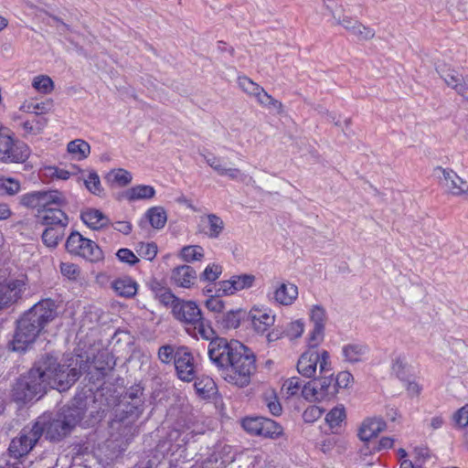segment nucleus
Returning <instances> with one entry per match:
<instances>
[{
	"label": "nucleus",
	"mask_w": 468,
	"mask_h": 468,
	"mask_svg": "<svg viewBox=\"0 0 468 468\" xmlns=\"http://www.w3.org/2000/svg\"><path fill=\"white\" fill-rule=\"evenodd\" d=\"M84 414L85 408L81 403H72L62 407L54 418L48 414L41 415L32 426L24 427L19 436L11 441L10 454L16 458L27 454L42 435L49 441H60L70 433Z\"/></svg>",
	"instance_id": "nucleus-1"
},
{
	"label": "nucleus",
	"mask_w": 468,
	"mask_h": 468,
	"mask_svg": "<svg viewBox=\"0 0 468 468\" xmlns=\"http://www.w3.org/2000/svg\"><path fill=\"white\" fill-rule=\"evenodd\" d=\"M207 355L220 376L229 384L248 386L256 372L253 352L237 340L217 337L209 342Z\"/></svg>",
	"instance_id": "nucleus-2"
},
{
	"label": "nucleus",
	"mask_w": 468,
	"mask_h": 468,
	"mask_svg": "<svg viewBox=\"0 0 468 468\" xmlns=\"http://www.w3.org/2000/svg\"><path fill=\"white\" fill-rule=\"evenodd\" d=\"M58 307L54 300L48 298L27 311L16 323L13 350L24 352L33 345L45 327L58 316Z\"/></svg>",
	"instance_id": "nucleus-3"
},
{
	"label": "nucleus",
	"mask_w": 468,
	"mask_h": 468,
	"mask_svg": "<svg viewBox=\"0 0 468 468\" xmlns=\"http://www.w3.org/2000/svg\"><path fill=\"white\" fill-rule=\"evenodd\" d=\"M37 361L47 389L51 388L58 391L69 389L89 367L88 360L81 356H71L61 364L56 356L46 354Z\"/></svg>",
	"instance_id": "nucleus-4"
},
{
	"label": "nucleus",
	"mask_w": 468,
	"mask_h": 468,
	"mask_svg": "<svg viewBox=\"0 0 468 468\" xmlns=\"http://www.w3.org/2000/svg\"><path fill=\"white\" fill-rule=\"evenodd\" d=\"M46 392L43 371L37 360L33 367L16 380L12 389V396L16 401L27 402L36 397L41 398Z\"/></svg>",
	"instance_id": "nucleus-5"
},
{
	"label": "nucleus",
	"mask_w": 468,
	"mask_h": 468,
	"mask_svg": "<svg viewBox=\"0 0 468 468\" xmlns=\"http://www.w3.org/2000/svg\"><path fill=\"white\" fill-rule=\"evenodd\" d=\"M319 366L320 374H327L332 370L329 353L326 350L321 352L309 349L303 353L298 359L297 371L304 378H314Z\"/></svg>",
	"instance_id": "nucleus-6"
},
{
	"label": "nucleus",
	"mask_w": 468,
	"mask_h": 468,
	"mask_svg": "<svg viewBox=\"0 0 468 468\" xmlns=\"http://www.w3.org/2000/svg\"><path fill=\"white\" fill-rule=\"evenodd\" d=\"M30 154L29 147L22 141L13 138L10 131L0 127V161L4 163H24Z\"/></svg>",
	"instance_id": "nucleus-7"
},
{
	"label": "nucleus",
	"mask_w": 468,
	"mask_h": 468,
	"mask_svg": "<svg viewBox=\"0 0 468 468\" xmlns=\"http://www.w3.org/2000/svg\"><path fill=\"white\" fill-rule=\"evenodd\" d=\"M335 378L332 370L327 374H321L319 378H315L304 384L302 396L309 401H322L334 399L336 394L335 386Z\"/></svg>",
	"instance_id": "nucleus-8"
},
{
	"label": "nucleus",
	"mask_w": 468,
	"mask_h": 468,
	"mask_svg": "<svg viewBox=\"0 0 468 468\" xmlns=\"http://www.w3.org/2000/svg\"><path fill=\"white\" fill-rule=\"evenodd\" d=\"M20 204L26 207L37 209V215H40L47 207L65 206L67 199L58 190L33 191L21 196Z\"/></svg>",
	"instance_id": "nucleus-9"
},
{
	"label": "nucleus",
	"mask_w": 468,
	"mask_h": 468,
	"mask_svg": "<svg viewBox=\"0 0 468 468\" xmlns=\"http://www.w3.org/2000/svg\"><path fill=\"white\" fill-rule=\"evenodd\" d=\"M66 250L71 254L80 256L92 262L103 259L101 248L93 240L84 238L78 231L71 232L67 239Z\"/></svg>",
	"instance_id": "nucleus-10"
},
{
	"label": "nucleus",
	"mask_w": 468,
	"mask_h": 468,
	"mask_svg": "<svg viewBox=\"0 0 468 468\" xmlns=\"http://www.w3.org/2000/svg\"><path fill=\"white\" fill-rule=\"evenodd\" d=\"M27 278L21 274L17 278L0 282V311L16 303L27 290Z\"/></svg>",
	"instance_id": "nucleus-11"
},
{
	"label": "nucleus",
	"mask_w": 468,
	"mask_h": 468,
	"mask_svg": "<svg viewBox=\"0 0 468 468\" xmlns=\"http://www.w3.org/2000/svg\"><path fill=\"white\" fill-rule=\"evenodd\" d=\"M242 427L252 435L277 437L282 434V427L274 420L263 417H249L242 420Z\"/></svg>",
	"instance_id": "nucleus-12"
},
{
	"label": "nucleus",
	"mask_w": 468,
	"mask_h": 468,
	"mask_svg": "<svg viewBox=\"0 0 468 468\" xmlns=\"http://www.w3.org/2000/svg\"><path fill=\"white\" fill-rule=\"evenodd\" d=\"M177 377L186 382L196 379V364L194 356L187 346L177 347V356L174 363Z\"/></svg>",
	"instance_id": "nucleus-13"
},
{
	"label": "nucleus",
	"mask_w": 468,
	"mask_h": 468,
	"mask_svg": "<svg viewBox=\"0 0 468 468\" xmlns=\"http://www.w3.org/2000/svg\"><path fill=\"white\" fill-rule=\"evenodd\" d=\"M175 318L185 324L193 325L200 321L202 313L197 304L192 301H177L172 310Z\"/></svg>",
	"instance_id": "nucleus-14"
},
{
	"label": "nucleus",
	"mask_w": 468,
	"mask_h": 468,
	"mask_svg": "<svg viewBox=\"0 0 468 468\" xmlns=\"http://www.w3.org/2000/svg\"><path fill=\"white\" fill-rule=\"evenodd\" d=\"M310 319L314 328L309 336V346L316 347L324 339L326 311L322 305H314L310 311Z\"/></svg>",
	"instance_id": "nucleus-15"
},
{
	"label": "nucleus",
	"mask_w": 468,
	"mask_h": 468,
	"mask_svg": "<svg viewBox=\"0 0 468 468\" xmlns=\"http://www.w3.org/2000/svg\"><path fill=\"white\" fill-rule=\"evenodd\" d=\"M435 171L438 175L441 184L444 188H446L447 191L455 196L467 194L468 183L458 176L455 172L441 167L436 168Z\"/></svg>",
	"instance_id": "nucleus-16"
},
{
	"label": "nucleus",
	"mask_w": 468,
	"mask_h": 468,
	"mask_svg": "<svg viewBox=\"0 0 468 468\" xmlns=\"http://www.w3.org/2000/svg\"><path fill=\"white\" fill-rule=\"evenodd\" d=\"M386 429L387 423L381 417L367 418L359 426L357 436L362 441L368 442Z\"/></svg>",
	"instance_id": "nucleus-17"
},
{
	"label": "nucleus",
	"mask_w": 468,
	"mask_h": 468,
	"mask_svg": "<svg viewBox=\"0 0 468 468\" xmlns=\"http://www.w3.org/2000/svg\"><path fill=\"white\" fill-rule=\"evenodd\" d=\"M60 207H47L40 215H37L39 222L47 227L66 228L69 225V217Z\"/></svg>",
	"instance_id": "nucleus-18"
},
{
	"label": "nucleus",
	"mask_w": 468,
	"mask_h": 468,
	"mask_svg": "<svg viewBox=\"0 0 468 468\" xmlns=\"http://www.w3.org/2000/svg\"><path fill=\"white\" fill-rule=\"evenodd\" d=\"M200 221L204 225L200 231L209 239H218L225 228L224 221L216 214L201 217Z\"/></svg>",
	"instance_id": "nucleus-19"
},
{
	"label": "nucleus",
	"mask_w": 468,
	"mask_h": 468,
	"mask_svg": "<svg viewBox=\"0 0 468 468\" xmlns=\"http://www.w3.org/2000/svg\"><path fill=\"white\" fill-rule=\"evenodd\" d=\"M172 280L180 287L189 288L197 280V272L189 265H182L172 271Z\"/></svg>",
	"instance_id": "nucleus-20"
},
{
	"label": "nucleus",
	"mask_w": 468,
	"mask_h": 468,
	"mask_svg": "<svg viewBox=\"0 0 468 468\" xmlns=\"http://www.w3.org/2000/svg\"><path fill=\"white\" fill-rule=\"evenodd\" d=\"M249 316L254 330L258 333L266 332L275 321L274 315H271L266 310L252 309Z\"/></svg>",
	"instance_id": "nucleus-21"
},
{
	"label": "nucleus",
	"mask_w": 468,
	"mask_h": 468,
	"mask_svg": "<svg viewBox=\"0 0 468 468\" xmlns=\"http://www.w3.org/2000/svg\"><path fill=\"white\" fill-rule=\"evenodd\" d=\"M81 220L92 229H100L110 224L109 218L99 209L87 208L81 212Z\"/></svg>",
	"instance_id": "nucleus-22"
},
{
	"label": "nucleus",
	"mask_w": 468,
	"mask_h": 468,
	"mask_svg": "<svg viewBox=\"0 0 468 468\" xmlns=\"http://www.w3.org/2000/svg\"><path fill=\"white\" fill-rule=\"evenodd\" d=\"M298 296V288L293 283H281L273 292V299L282 305H291Z\"/></svg>",
	"instance_id": "nucleus-23"
},
{
	"label": "nucleus",
	"mask_w": 468,
	"mask_h": 468,
	"mask_svg": "<svg viewBox=\"0 0 468 468\" xmlns=\"http://www.w3.org/2000/svg\"><path fill=\"white\" fill-rule=\"evenodd\" d=\"M186 331L190 335L197 336L199 335L201 338L209 342L218 337L210 323L203 316H201L200 321L193 324V328H186Z\"/></svg>",
	"instance_id": "nucleus-24"
},
{
	"label": "nucleus",
	"mask_w": 468,
	"mask_h": 468,
	"mask_svg": "<svg viewBox=\"0 0 468 468\" xmlns=\"http://www.w3.org/2000/svg\"><path fill=\"white\" fill-rule=\"evenodd\" d=\"M113 290L121 296L133 297L137 292V283L130 277H123L112 282Z\"/></svg>",
	"instance_id": "nucleus-25"
},
{
	"label": "nucleus",
	"mask_w": 468,
	"mask_h": 468,
	"mask_svg": "<svg viewBox=\"0 0 468 468\" xmlns=\"http://www.w3.org/2000/svg\"><path fill=\"white\" fill-rule=\"evenodd\" d=\"M343 356L347 362L357 363L368 352V347L362 344H348L343 347Z\"/></svg>",
	"instance_id": "nucleus-26"
},
{
	"label": "nucleus",
	"mask_w": 468,
	"mask_h": 468,
	"mask_svg": "<svg viewBox=\"0 0 468 468\" xmlns=\"http://www.w3.org/2000/svg\"><path fill=\"white\" fill-rule=\"evenodd\" d=\"M155 195V190L153 186L147 185H138L127 189L124 193V197L129 201L139 199H150Z\"/></svg>",
	"instance_id": "nucleus-27"
},
{
	"label": "nucleus",
	"mask_w": 468,
	"mask_h": 468,
	"mask_svg": "<svg viewBox=\"0 0 468 468\" xmlns=\"http://www.w3.org/2000/svg\"><path fill=\"white\" fill-rule=\"evenodd\" d=\"M325 7L334 19L333 24L342 26L351 34L354 27H356L359 21L354 17L342 14V10H333L329 5H325Z\"/></svg>",
	"instance_id": "nucleus-28"
},
{
	"label": "nucleus",
	"mask_w": 468,
	"mask_h": 468,
	"mask_svg": "<svg viewBox=\"0 0 468 468\" xmlns=\"http://www.w3.org/2000/svg\"><path fill=\"white\" fill-rule=\"evenodd\" d=\"M145 218L154 229H161L167 221V215L164 207H153L145 213Z\"/></svg>",
	"instance_id": "nucleus-29"
},
{
	"label": "nucleus",
	"mask_w": 468,
	"mask_h": 468,
	"mask_svg": "<svg viewBox=\"0 0 468 468\" xmlns=\"http://www.w3.org/2000/svg\"><path fill=\"white\" fill-rule=\"evenodd\" d=\"M65 229L62 227H47L42 233L44 244L49 248H56L65 235Z\"/></svg>",
	"instance_id": "nucleus-30"
},
{
	"label": "nucleus",
	"mask_w": 468,
	"mask_h": 468,
	"mask_svg": "<svg viewBox=\"0 0 468 468\" xmlns=\"http://www.w3.org/2000/svg\"><path fill=\"white\" fill-rule=\"evenodd\" d=\"M437 72L440 74L441 78L444 80V82L449 87L452 88L455 90L463 82V76L452 69H446V67H438Z\"/></svg>",
	"instance_id": "nucleus-31"
},
{
	"label": "nucleus",
	"mask_w": 468,
	"mask_h": 468,
	"mask_svg": "<svg viewBox=\"0 0 468 468\" xmlns=\"http://www.w3.org/2000/svg\"><path fill=\"white\" fill-rule=\"evenodd\" d=\"M246 315V312L242 310L229 311L222 314L218 323L225 329H231L239 327L241 319Z\"/></svg>",
	"instance_id": "nucleus-32"
},
{
	"label": "nucleus",
	"mask_w": 468,
	"mask_h": 468,
	"mask_svg": "<svg viewBox=\"0 0 468 468\" xmlns=\"http://www.w3.org/2000/svg\"><path fill=\"white\" fill-rule=\"evenodd\" d=\"M68 152L74 154L78 160H82L88 157L90 153V144L81 139H76L68 144Z\"/></svg>",
	"instance_id": "nucleus-33"
},
{
	"label": "nucleus",
	"mask_w": 468,
	"mask_h": 468,
	"mask_svg": "<svg viewBox=\"0 0 468 468\" xmlns=\"http://www.w3.org/2000/svg\"><path fill=\"white\" fill-rule=\"evenodd\" d=\"M52 107L53 101L51 100H47L37 103H24L20 107V110L28 113H33L36 117H41L40 115L49 112Z\"/></svg>",
	"instance_id": "nucleus-34"
},
{
	"label": "nucleus",
	"mask_w": 468,
	"mask_h": 468,
	"mask_svg": "<svg viewBox=\"0 0 468 468\" xmlns=\"http://www.w3.org/2000/svg\"><path fill=\"white\" fill-rule=\"evenodd\" d=\"M194 386L197 392L204 398L210 397L216 390V384L209 377L197 378Z\"/></svg>",
	"instance_id": "nucleus-35"
},
{
	"label": "nucleus",
	"mask_w": 468,
	"mask_h": 468,
	"mask_svg": "<svg viewBox=\"0 0 468 468\" xmlns=\"http://www.w3.org/2000/svg\"><path fill=\"white\" fill-rule=\"evenodd\" d=\"M32 87L42 94H49L54 90V82L48 75H38L33 79Z\"/></svg>",
	"instance_id": "nucleus-36"
},
{
	"label": "nucleus",
	"mask_w": 468,
	"mask_h": 468,
	"mask_svg": "<svg viewBox=\"0 0 468 468\" xmlns=\"http://www.w3.org/2000/svg\"><path fill=\"white\" fill-rule=\"evenodd\" d=\"M48 123V119L45 117H34L32 120H27L23 122L24 130L30 134H39L43 132Z\"/></svg>",
	"instance_id": "nucleus-37"
},
{
	"label": "nucleus",
	"mask_w": 468,
	"mask_h": 468,
	"mask_svg": "<svg viewBox=\"0 0 468 468\" xmlns=\"http://www.w3.org/2000/svg\"><path fill=\"white\" fill-rule=\"evenodd\" d=\"M180 254L185 261H200L204 257V250L198 245L185 246Z\"/></svg>",
	"instance_id": "nucleus-38"
},
{
	"label": "nucleus",
	"mask_w": 468,
	"mask_h": 468,
	"mask_svg": "<svg viewBox=\"0 0 468 468\" xmlns=\"http://www.w3.org/2000/svg\"><path fill=\"white\" fill-rule=\"evenodd\" d=\"M20 190L19 181L11 177L0 178V195L14 196Z\"/></svg>",
	"instance_id": "nucleus-39"
},
{
	"label": "nucleus",
	"mask_w": 468,
	"mask_h": 468,
	"mask_svg": "<svg viewBox=\"0 0 468 468\" xmlns=\"http://www.w3.org/2000/svg\"><path fill=\"white\" fill-rule=\"evenodd\" d=\"M304 385H303V381L298 377H292L286 379L282 385V390L285 391L288 397H292L297 395L299 391L303 390Z\"/></svg>",
	"instance_id": "nucleus-40"
},
{
	"label": "nucleus",
	"mask_w": 468,
	"mask_h": 468,
	"mask_svg": "<svg viewBox=\"0 0 468 468\" xmlns=\"http://www.w3.org/2000/svg\"><path fill=\"white\" fill-rule=\"evenodd\" d=\"M84 185L94 195H101L103 191L100 177L96 172H90L88 177L84 179Z\"/></svg>",
	"instance_id": "nucleus-41"
},
{
	"label": "nucleus",
	"mask_w": 468,
	"mask_h": 468,
	"mask_svg": "<svg viewBox=\"0 0 468 468\" xmlns=\"http://www.w3.org/2000/svg\"><path fill=\"white\" fill-rule=\"evenodd\" d=\"M231 278L236 292L250 288L255 282V276L252 274L234 275Z\"/></svg>",
	"instance_id": "nucleus-42"
},
{
	"label": "nucleus",
	"mask_w": 468,
	"mask_h": 468,
	"mask_svg": "<svg viewBox=\"0 0 468 468\" xmlns=\"http://www.w3.org/2000/svg\"><path fill=\"white\" fill-rule=\"evenodd\" d=\"M176 356H177V349L175 350L170 345H165L159 347L157 352L158 359L163 364H170L172 361H176Z\"/></svg>",
	"instance_id": "nucleus-43"
},
{
	"label": "nucleus",
	"mask_w": 468,
	"mask_h": 468,
	"mask_svg": "<svg viewBox=\"0 0 468 468\" xmlns=\"http://www.w3.org/2000/svg\"><path fill=\"white\" fill-rule=\"evenodd\" d=\"M394 443V440L390 437H382L377 443H375L371 448L367 446L361 450L364 454H367V452H377L383 450L392 448Z\"/></svg>",
	"instance_id": "nucleus-44"
},
{
	"label": "nucleus",
	"mask_w": 468,
	"mask_h": 468,
	"mask_svg": "<svg viewBox=\"0 0 468 468\" xmlns=\"http://www.w3.org/2000/svg\"><path fill=\"white\" fill-rule=\"evenodd\" d=\"M351 35L355 36L358 40H370L375 37V31L373 28L358 22Z\"/></svg>",
	"instance_id": "nucleus-45"
},
{
	"label": "nucleus",
	"mask_w": 468,
	"mask_h": 468,
	"mask_svg": "<svg viewBox=\"0 0 468 468\" xmlns=\"http://www.w3.org/2000/svg\"><path fill=\"white\" fill-rule=\"evenodd\" d=\"M137 252L141 257H143L148 261H153L157 254V246L154 242H151V243L141 242L138 244Z\"/></svg>",
	"instance_id": "nucleus-46"
},
{
	"label": "nucleus",
	"mask_w": 468,
	"mask_h": 468,
	"mask_svg": "<svg viewBox=\"0 0 468 468\" xmlns=\"http://www.w3.org/2000/svg\"><path fill=\"white\" fill-rule=\"evenodd\" d=\"M238 83L239 88L250 96H254L258 90H261V86L246 76L239 77Z\"/></svg>",
	"instance_id": "nucleus-47"
},
{
	"label": "nucleus",
	"mask_w": 468,
	"mask_h": 468,
	"mask_svg": "<svg viewBox=\"0 0 468 468\" xmlns=\"http://www.w3.org/2000/svg\"><path fill=\"white\" fill-rule=\"evenodd\" d=\"M346 417L345 409L335 407L326 414V421L331 427L337 426Z\"/></svg>",
	"instance_id": "nucleus-48"
},
{
	"label": "nucleus",
	"mask_w": 468,
	"mask_h": 468,
	"mask_svg": "<svg viewBox=\"0 0 468 468\" xmlns=\"http://www.w3.org/2000/svg\"><path fill=\"white\" fill-rule=\"evenodd\" d=\"M222 272V267L218 264H210L206 267L200 279L207 282L216 281Z\"/></svg>",
	"instance_id": "nucleus-49"
},
{
	"label": "nucleus",
	"mask_w": 468,
	"mask_h": 468,
	"mask_svg": "<svg viewBox=\"0 0 468 468\" xmlns=\"http://www.w3.org/2000/svg\"><path fill=\"white\" fill-rule=\"evenodd\" d=\"M109 176H112V180L116 182L120 186H127L133 179L131 173L124 169L112 171Z\"/></svg>",
	"instance_id": "nucleus-50"
},
{
	"label": "nucleus",
	"mask_w": 468,
	"mask_h": 468,
	"mask_svg": "<svg viewBox=\"0 0 468 468\" xmlns=\"http://www.w3.org/2000/svg\"><path fill=\"white\" fill-rule=\"evenodd\" d=\"M219 176H226L231 180H238L241 182H245L247 179L252 181L251 177L242 173L239 168L233 167L227 168L225 166L224 168H222V171H220Z\"/></svg>",
	"instance_id": "nucleus-51"
},
{
	"label": "nucleus",
	"mask_w": 468,
	"mask_h": 468,
	"mask_svg": "<svg viewBox=\"0 0 468 468\" xmlns=\"http://www.w3.org/2000/svg\"><path fill=\"white\" fill-rule=\"evenodd\" d=\"M120 261L127 263L131 266L139 262L138 257L129 249H120L116 253Z\"/></svg>",
	"instance_id": "nucleus-52"
},
{
	"label": "nucleus",
	"mask_w": 468,
	"mask_h": 468,
	"mask_svg": "<svg viewBox=\"0 0 468 468\" xmlns=\"http://www.w3.org/2000/svg\"><path fill=\"white\" fill-rule=\"evenodd\" d=\"M160 292L155 296L161 303L167 306L171 304L173 307L174 303H176L177 301H179L178 298H176L171 292V290L167 287H165V289H160Z\"/></svg>",
	"instance_id": "nucleus-53"
},
{
	"label": "nucleus",
	"mask_w": 468,
	"mask_h": 468,
	"mask_svg": "<svg viewBox=\"0 0 468 468\" xmlns=\"http://www.w3.org/2000/svg\"><path fill=\"white\" fill-rule=\"evenodd\" d=\"M353 376L347 371H342L335 378V386L338 392L340 388H346L353 381Z\"/></svg>",
	"instance_id": "nucleus-54"
},
{
	"label": "nucleus",
	"mask_w": 468,
	"mask_h": 468,
	"mask_svg": "<svg viewBox=\"0 0 468 468\" xmlns=\"http://www.w3.org/2000/svg\"><path fill=\"white\" fill-rule=\"evenodd\" d=\"M143 390L140 385L132 386L125 392L124 398L131 399L134 404V408L137 409L141 405L140 397L143 395Z\"/></svg>",
	"instance_id": "nucleus-55"
},
{
	"label": "nucleus",
	"mask_w": 468,
	"mask_h": 468,
	"mask_svg": "<svg viewBox=\"0 0 468 468\" xmlns=\"http://www.w3.org/2000/svg\"><path fill=\"white\" fill-rule=\"evenodd\" d=\"M324 410L317 406L308 407L303 413V418L305 422H314L322 417Z\"/></svg>",
	"instance_id": "nucleus-56"
},
{
	"label": "nucleus",
	"mask_w": 468,
	"mask_h": 468,
	"mask_svg": "<svg viewBox=\"0 0 468 468\" xmlns=\"http://www.w3.org/2000/svg\"><path fill=\"white\" fill-rule=\"evenodd\" d=\"M453 420L460 428H464L468 425V404L454 413Z\"/></svg>",
	"instance_id": "nucleus-57"
},
{
	"label": "nucleus",
	"mask_w": 468,
	"mask_h": 468,
	"mask_svg": "<svg viewBox=\"0 0 468 468\" xmlns=\"http://www.w3.org/2000/svg\"><path fill=\"white\" fill-rule=\"evenodd\" d=\"M287 335L290 338H297L303 333V323L300 320L292 322L287 327Z\"/></svg>",
	"instance_id": "nucleus-58"
},
{
	"label": "nucleus",
	"mask_w": 468,
	"mask_h": 468,
	"mask_svg": "<svg viewBox=\"0 0 468 468\" xmlns=\"http://www.w3.org/2000/svg\"><path fill=\"white\" fill-rule=\"evenodd\" d=\"M61 273L69 279L74 280L79 274L77 265L70 262H62L60 265Z\"/></svg>",
	"instance_id": "nucleus-59"
},
{
	"label": "nucleus",
	"mask_w": 468,
	"mask_h": 468,
	"mask_svg": "<svg viewBox=\"0 0 468 468\" xmlns=\"http://www.w3.org/2000/svg\"><path fill=\"white\" fill-rule=\"evenodd\" d=\"M206 163L219 175L222 168L225 167L221 158L215 156L214 154L204 155Z\"/></svg>",
	"instance_id": "nucleus-60"
},
{
	"label": "nucleus",
	"mask_w": 468,
	"mask_h": 468,
	"mask_svg": "<svg viewBox=\"0 0 468 468\" xmlns=\"http://www.w3.org/2000/svg\"><path fill=\"white\" fill-rule=\"evenodd\" d=\"M406 365L407 363L405 362L404 357L398 356L393 360L392 371L397 375L398 378H404Z\"/></svg>",
	"instance_id": "nucleus-61"
},
{
	"label": "nucleus",
	"mask_w": 468,
	"mask_h": 468,
	"mask_svg": "<svg viewBox=\"0 0 468 468\" xmlns=\"http://www.w3.org/2000/svg\"><path fill=\"white\" fill-rule=\"evenodd\" d=\"M218 292H221L225 295H230L236 292L232 278L226 281H221L218 283Z\"/></svg>",
	"instance_id": "nucleus-62"
},
{
	"label": "nucleus",
	"mask_w": 468,
	"mask_h": 468,
	"mask_svg": "<svg viewBox=\"0 0 468 468\" xmlns=\"http://www.w3.org/2000/svg\"><path fill=\"white\" fill-rule=\"evenodd\" d=\"M208 310L214 313H221L224 310V303L218 297H211L206 302Z\"/></svg>",
	"instance_id": "nucleus-63"
},
{
	"label": "nucleus",
	"mask_w": 468,
	"mask_h": 468,
	"mask_svg": "<svg viewBox=\"0 0 468 468\" xmlns=\"http://www.w3.org/2000/svg\"><path fill=\"white\" fill-rule=\"evenodd\" d=\"M47 170L49 172V176L52 178L67 180L70 176L69 171L58 167H48Z\"/></svg>",
	"instance_id": "nucleus-64"
}]
</instances>
